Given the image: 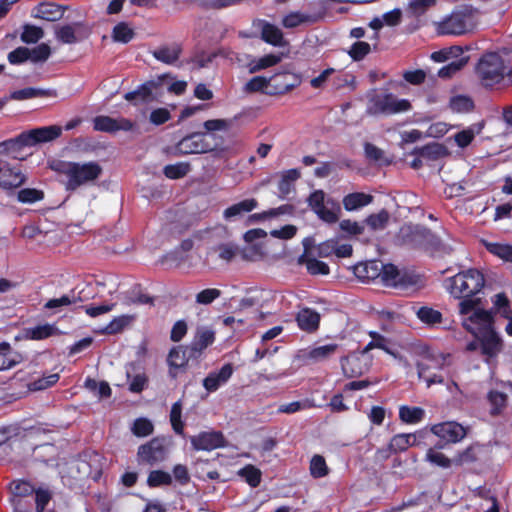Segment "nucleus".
<instances>
[{"instance_id":"obj_5","label":"nucleus","mask_w":512,"mask_h":512,"mask_svg":"<svg viewBox=\"0 0 512 512\" xmlns=\"http://www.w3.org/2000/svg\"><path fill=\"white\" fill-rule=\"evenodd\" d=\"M224 140L214 133H192L183 137L172 148L173 156L203 154L223 150Z\"/></svg>"},{"instance_id":"obj_39","label":"nucleus","mask_w":512,"mask_h":512,"mask_svg":"<svg viewBox=\"0 0 512 512\" xmlns=\"http://www.w3.org/2000/svg\"><path fill=\"white\" fill-rule=\"evenodd\" d=\"M22 133L15 138H11L0 142V158L2 156H12L17 158L16 154L20 152L24 147H28L23 140H21Z\"/></svg>"},{"instance_id":"obj_37","label":"nucleus","mask_w":512,"mask_h":512,"mask_svg":"<svg viewBox=\"0 0 512 512\" xmlns=\"http://www.w3.org/2000/svg\"><path fill=\"white\" fill-rule=\"evenodd\" d=\"M482 244L492 255L505 262L512 263V245L499 242H489L487 240H482Z\"/></svg>"},{"instance_id":"obj_57","label":"nucleus","mask_w":512,"mask_h":512,"mask_svg":"<svg viewBox=\"0 0 512 512\" xmlns=\"http://www.w3.org/2000/svg\"><path fill=\"white\" fill-rule=\"evenodd\" d=\"M126 304H136V305H144L154 304V298L142 292L141 285H136L129 292V296L126 298Z\"/></svg>"},{"instance_id":"obj_61","label":"nucleus","mask_w":512,"mask_h":512,"mask_svg":"<svg viewBox=\"0 0 512 512\" xmlns=\"http://www.w3.org/2000/svg\"><path fill=\"white\" fill-rule=\"evenodd\" d=\"M467 63L466 58H460L457 60H454L447 65L441 67L438 70V77L442 79H449L453 77L457 72H459Z\"/></svg>"},{"instance_id":"obj_35","label":"nucleus","mask_w":512,"mask_h":512,"mask_svg":"<svg viewBox=\"0 0 512 512\" xmlns=\"http://www.w3.org/2000/svg\"><path fill=\"white\" fill-rule=\"evenodd\" d=\"M300 176L301 173L297 168L285 170L281 173V178L278 182V190L281 198H285L291 193L295 181H297Z\"/></svg>"},{"instance_id":"obj_11","label":"nucleus","mask_w":512,"mask_h":512,"mask_svg":"<svg viewBox=\"0 0 512 512\" xmlns=\"http://www.w3.org/2000/svg\"><path fill=\"white\" fill-rule=\"evenodd\" d=\"M190 442L196 451H212L224 448L228 442L221 431H202L190 437Z\"/></svg>"},{"instance_id":"obj_12","label":"nucleus","mask_w":512,"mask_h":512,"mask_svg":"<svg viewBox=\"0 0 512 512\" xmlns=\"http://www.w3.org/2000/svg\"><path fill=\"white\" fill-rule=\"evenodd\" d=\"M301 84V77L290 71H281L270 77L268 95H283Z\"/></svg>"},{"instance_id":"obj_7","label":"nucleus","mask_w":512,"mask_h":512,"mask_svg":"<svg viewBox=\"0 0 512 512\" xmlns=\"http://www.w3.org/2000/svg\"><path fill=\"white\" fill-rule=\"evenodd\" d=\"M412 108L407 99H398L392 93L374 94L369 99L368 112L373 115H393L407 112Z\"/></svg>"},{"instance_id":"obj_9","label":"nucleus","mask_w":512,"mask_h":512,"mask_svg":"<svg viewBox=\"0 0 512 512\" xmlns=\"http://www.w3.org/2000/svg\"><path fill=\"white\" fill-rule=\"evenodd\" d=\"M26 182L20 165H11L5 158H0V188L13 191Z\"/></svg>"},{"instance_id":"obj_55","label":"nucleus","mask_w":512,"mask_h":512,"mask_svg":"<svg viewBox=\"0 0 512 512\" xmlns=\"http://www.w3.org/2000/svg\"><path fill=\"white\" fill-rule=\"evenodd\" d=\"M449 107L452 111L458 113L470 112L474 109V102L469 96L457 95L451 97Z\"/></svg>"},{"instance_id":"obj_16","label":"nucleus","mask_w":512,"mask_h":512,"mask_svg":"<svg viewBox=\"0 0 512 512\" xmlns=\"http://www.w3.org/2000/svg\"><path fill=\"white\" fill-rule=\"evenodd\" d=\"M429 229L421 225H407L400 229L399 237L402 244L422 249Z\"/></svg>"},{"instance_id":"obj_56","label":"nucleus","mask_w":512,"mask_h":512,"mask_svg":"<svg viewBox=\"0 0 512 512\" xmlns=\"http://www.w3.org/2000/svg\"><path fill=\"white\" fill-rule=\"evenodd\" d=\"M268 90H270V78L264 76H254L244 86V92L246 93H266Z\"/></svg>"},{"instance_id":"obj_25","label":"nucleus","mask_w":512,"mask_h":512,"mask_svg":"<svg viewBox=\"0 0 512 512\" xmlns=\"http://www.w3.org/2000/svg\"><path fill=\"white\" fill-rule=\"evenodd\" d=\"M446 357L444 355H427L421 361L416 363L419 378H424L429 374L440 371L444 367Z\"/></svg>"},{"instance_id":"obj_41","label":"nucleus","mask_w":512,"mask_h":512,"mask_svg":"<svg viewBox=\"0 0 512 512\" xmlns=\"http://www.w3.org/2000/svg\"><path fill=\"white\" fill-rule=\"evenodd\" d=\"M425 411L421 407L403 405L399 408V418L407 424H416L423 420Z\"/></svg>"},{"instance_id":"obj_62","label":"nucleus","mask_w":512,"mask_h":512,"mask_svg":"<svg viewBox=\"0 0 512 512\" xmlns=\"http://www.w3.org/2000/svg\"><path fill=\"white\" fill-rule=\"evenodd\" d=\"M155 87V83L152 81L146 82L138 87L134 91L127 92L124 98L127 101H133L137 98H141L143 101L147 100L152 95V89Z\"/></svg>"},{"instance_id":"obj_33","label":"nucleus","mask_w":512,"mask_h":512,"mask_svg":"<svg viewBox=\"0 0 512 512\" xmlns=\"http://www.w3.org/2000/svg\"><path fill=\"white\" fill-rule=\"evenodd\" d=\"M373 196L364 192H353L344 196L342 203L346 211H354L369 205Z\"/></svg>"},{"instance_id":"obj_48","label":"nucleus","mask_w":512,"mask_h":512,"mask_svg":"<svg viewBox=\"0 0 512 512\" xmlns=\"http://www.w3.org/2000/svg\"><path fill=\"white\" fill-rule=\"evenodd\" d=\"M135 36V32L126 22H119L112 31V38L115 42L129 43Z\"/></svg>"},{"instance_id":"obj_22","label":"nucleus","mask_w":512,"mask_h":512,"mask_svg":"<svg viewBox=\"0 0 512 512\" xmlns=\"http://www.w3.org/2000/svg\"><path fill=\"white\" fill-rule=\"evenodd\" d=\"M127 377L132 380L129 383V391L133 393H141L148 383V377L143 371V367L139 362H132L129 364L127 371Z\"/></svg>"},{"instance_id":"obj_3","label":"nucleus","mask_w":512,"mask_h":512,"mask_svg":"<svg viewBox=\"0 0 512 512\" xmlns=\"http://www.w3.org/2000/svg\"><path fill=\"white\" fill-rule=\"evenodd\" d=\"M479 11L472 5L456 6L449 14L433 23L438 36L460 37L472 33L478 24Z\"/></svg>"},{"instance_id":"obj_59","label":"nucleus","mask_w":512,"mask_h":512,"mask_svg":"<svg viewBox=\"0 0 512 512\" xmlns=\"http://www.w3.org/2000/svg\"><path fill=\"white\" fill-rule=\"evenodd\" d=\"M182 416V405L180 401L175 402L170 411V422L172 429L178 435L184 434V423L181 419Z\"/></svg>"},{"instance_id":"obj_45","label":"nucleus","mask_w":512,"mask_h":512,"mask_svg":"<svg viewBox=\"0 0 512 512\" xmlns=\"http://www.w3.org/2000/svg\"><path fill=\"white\" fill-rule=\"evenodd\" d=\"M316 20V17L309 14L301 12H291L283 18L282 24L286 28H295L303 23L316 22Z\"/></svg>"},{"instance_id":"obj_34","label":"nucleus","mask_w":512,"mask_h":512,"mask_svg":"<svg viewBox=\"0 0 512 512\" xmlns=\"http://www.w3.org/2000/svg\"><path fill=\"white\" fill-rule=\"evenodd\" d=\"M354 274L363 282L373 281L379 278V263L377 261L359 263L354 266Z\"/></svg>"},{"instance_id":"obj_40","label":"nucleus","mask_w":512,"mask_h":512,"mask_svg":"<svg viewBox=\"0 0 512 512\" xmlns=\"http://www.w3.org/2000/svg\"><path fill=\"white\" fill-rule=\"evenodd\" d=\"M416 315L422 323L428 326H435L437 324H441L443 321L442 313L429 306L420 307L417 310Z\"/></svg>"},{"instance_id":"obj_18","label":"nucleus","mask_w":512,"mask_h":512,"mask_svg":"<svg viewBox=\"0 0 512 512\" xmlns=\"http://www.w3.org/2000/svg\"><path fill=\"white\" fill-rule=\"evenodd\" d=\"M434 434L449 443H457L466 436L465 428L457 422H444L432 428Z\"/></svg>"},{"instance_id":"obj_51","label":"nucleus","mask_w":512,"mask_h":512,"mask_svg":"<svg viewBox=\"0 0 512 512\" xmlns=\"http://www.w3.org/2000/svg\"><path fill=\"white\" fill-rule=\"evenodd\" d=\"M238 475L244 478V480L253 488H256L261 483V471L254 465L248 464L241 468Z\"/></svg>"},{"instance_id":"obj_24","label":"nucleus","mask_w":512,"mask_h":512,"mask_svg":"<svg viewBox=\"0 0 512 512\" xmlns=\"http://www.w3.org/2000/svg\"><path fill=\"white\" fill-rule=\"evenodd\" d=\"M58 93L53 88H35L26 87L20 90H15L10 93V98L16 101H23L32 98H55Z\"/></svg>"},{"instance_id":"obj_10","label":"nucleus","mask_w":512,"mask_h":512,"mask_svg":"<svg viewBox=\"0 0 512 512\" xmlns=\"http://www.w3.org/2000/svg\"><path fill=\"white\" fill-rule=\"evenodd\" d=\"M364 350L361 352H352L341 358V368L347 378H355L363 375L369 370L370 360Z\"/></svg>"},{"instance_id":"obj_38","label":"nucleus","mask_w":512,"mask_h":512,"mask_svg":"<svg viewBox=\"0 0 512 512\" xmlns=\"http://www.w3.org/2000/svg\"><path fill=\"white\" fill-rule=\"evenodd\" d=\"M19 357L8 342H0V371L10 369L18 364Z\"/></svg>"},{"instance_id":"obj_14","label":"nucleus","mask_w":512,"mask_h":512,"mask_svg":"<svg viewBox=\"0 0 512 512\" xmlns=\"http://www.w3.org/2000/svg\"><path fill=\"white\" fill-rule=\"evenodd\" d=\"M62 134V127L58 125L43 126L31 130L23 131L21 140L25 142L28 147L37 145L39 143H46L53 141L60 137Z\"/></svg>"},{"instance_id":"obj_58","label":"nucleus","mask_w":512,"mask_h":512,"mask_svg":"<svg viewBox=\"0 0 512 512\" xmlns=\"http://www.w3.org/2000/svg\"><path fill=\"white\" fill-rule=\"evenodd\" d=\"M370 52L371 45L365 41L354 42L347 51L350 58L355 62L362 61Z\"/></svg>"},{"instance_id":"obj_4","label":"nucleus","mask_w":512,"mask_h":512,"mask_svg":"<svg viewBox=\"0 0 512 512\" xmlns=\"http://www.w3.org/2000/svg\"><path fill=\"white\" fill-rule=\"evenodd\" d=\"M480 83L485 88H493L498 85H512V67L505 64L503 58L496 52L484 54L475 68Z\"/></svg>"},{"instance_id":"obj_53","label":"nucleus","mask_w":512,"mask_h":512,"mask_svg":"<svg viewBox=\"0 0 512 512\" xmlns=\"http://www.w3.org/2000/svg\"><path fill=\"white\" fill-rule=\"evenodd\" d=\"M488 401L491 405L490 414L498 415L507 404V395L503 392L492 390L488 393Z\"/></svg>"},{"instance_id":"obj_8","label":"nucleus","mask_w":512,"mask_h":512,"mask_svg":"<svg viewBox=\"0 0 512 512\" xmlns=\"http://www.w3.org/2000/svg\"><path fill=\"white\" fill-rule=\"evenodd\" d=\"M165 438L154 437L150 441L140 445L137 450V462L139 465L155 466L167 457Z\"/></svg>"},{"instance_id":"obj_20","label":"nucleus","mask_w":512,"mask_h":512,"mask_svg":"<svg viewBox=\"0 0 512 512\" xmlns=\"http://www.w3.org/2000/svg\"><path fill=\"white\" fill-rule=\"evenodd\" d=\"M379 277L386 286L391 287H405L411 282L406 281V276L401 275L398 268L391 263L382 264L379 263Z\"/></svg>"},{"instance_id":"obj_6","label":"nucleus","mask_w":512,"mask_h":512,"mask_svg":"<svg viewBox=\"0 0 512 512\" xmlns=\"http://www.w3.org/2000/svg\"><path fill=\"white\" fill-rule=\"evenodd\" d=\"M484 275L477 269L462 271L445 280L449 293L458 299L473 297L484 287Z\"/></svg>"},{"instance_id":"obj_49","label":"nucleus","mask_w":512,"mask_h":512,"mask_svg":"<svg viewBox=\"0 0 512 512\" xmlns=\"http://www.w3.org/2000/svg\"><path fill=\"white\" fill-rule=\"evenodd\" d=\"M134 319L132 315H121L113 318L108 325L103 329V333L113 335L120 333L127 327Z\"/></svg>"},{"instance_id":"obj_47","label":"nucleus","mask_w":512,"mask_h":512,"mask_svg":"<svg viewBox=\"0 0 512 512\" xmlns=\"http://www.w3.org/2000/svg\"><path fill=\"white\" fill-rule=\"evenodd\" d=\"M478 460V446L470 445L463 451L456 454L453 464L456 466L468 465Z\"/></svg>"},{"instance_id":"obj_52","label":"nucleus","mask_w":512,"mask_h":512,"mask_svg":"<svg viewBox=\"0 0 512 512\" xmlns=\"http://www.w3.org/2000/svg\"><path fill=\"white\" fill-rule=\"evenodd\" d=\"M172 484V476L163 470H152L147 477V485L150 488L169 486Z\"/></svg>"},{"instance_id":"obj_21","label":"nucleus","mask_w":512,"mask_h":512,"mask_svg":"<svg viewBox=\"0 0 512 512\" xmlns=\"http://www.w3.org/2000/svg\"><path fill=\"white\" fill-rule=\"evenodd\" d=\"M233 374L231 363L224 364L218 372H211L203 380V386L208 392H215L226 383Z\"/></svg>"},{"instance_id":"obj_26","label":"nucleus","mask_w":512,"mask_h":512,"mask_svg":"<svg viewBox=\"0 0 512 512\" xmlns=\"http://www.w3.org/2000/svg\"><path fill=\"white\" fill-rule=\"evenodd\" d=\"M296 321L302 331L312 333L319 328L320 315L311 308H303L297 313Z\"/></svg>"},{"instance_id":"obj_27","label":"nucleus","mask_w":512,"mask_h":512,"mask_svg":"<svg viewBox=\"0 0 512 512\" xmlns=\"http://www.w3.org/2000/svg\"><path fill=\"white\" fill-rule=\"evenodd\" d=\"M64 10L55 3L42 2L33 10V16L46 21L55 22L63 17Z\"/></svg>"},{"instance_id":"obj_63","label":"nucleus","mask_w":512,"mask_h":512,"mask_svg":"<svg viewBox=\"0 0 512 512\" xmlns=\"http://www.w3.org/2000/svg\"><path fill=\"white\" fill-rule=\"evenodd\" d=\"M389 221V213L386 210H381L376 214H371L365 219V223L372 230L384 229Z\"/></svg>"},{"instance_id":"obj_32","label":"nucleus","mask_w":512,"mask_h":512,"mask_svg":"<svg viewBox=\"0 0 512 512\" xmlns=\"http://www.w3.org/2000/svg\"><path fill=\"white\" fill-rule=\"evenodd\" d=\"M58 334H60V331L56 325L49 323L28 327L25 329V338L35 341L44 340Z\"/></svg>"},{"instance_id":"obj_1","label":"nucleus","mask_w":512,"mask_h":512,"mask_svg":"<svg viewBox=\"0 0 512 512\" xmlns=\"http://www.w3.org/2000/svg\"><path fill=\"white\" fill-rule=\"evenodd\" d=\"M464 328L480 341V353L488 362L496 358L503 349V341L494 328L490 311L477 310L463 320Z\"/></svg>"},{"instance_id":"obj_31","label":"nucleus","mask_w":512,"mask_h":512,"mask_svg":"<svg viewBox=\"0 0 512 512\" xmlns=\"http://www.w3.org/2000/svg\"><path fill=\"white\" fill-rule=\"evenodd\" d=\"M257 206L258 201L255 198L244 199L226 208L223 211V217L225 220H233L245 213H250L257 208Z\"/></svg>"},{"instance_id":"obj_50","label":"nucleus","mask_w":512,"mask_h":512,"mask_svg":"<svg viewBox=\"0 0 512 512\" xmlns=\"http://www.w3.org/2000/svg\"><path fill=\"white\" fill-rule=\"evenodd\" d=\"M310 474L313 478H323L329 474V468L326 460L322 455H314L310 460Z\"/></svg>"},{"instance_id":"obj_30","label":"nucleus","mask_w":512,"mask_h":512,"mask_svg":"<svg viewBox=\"0 0 512 512\" xmlns=\"http://www.w3.org/2000/svg\"><path fill=\"white\" fill-rule=\"evenodd\" d=\"M422 249L431 256H444L452 252V248L443 243L441 239L429 229V235H426Z\"/></svg>"},{"instance_id":"obj_28","label":"nucleus","mask_w":512,"mask_h":512,"mask_svg":"<svg viewBox=\"0 0 512 512\" xmlns=\"http://www.w3.org/2000/svg\"><path fill=\"white\" fill-rule=\"evenodd\" d=\"M447 153V148L443 144L437 142H431L421 147H415L411 152L413 155L430 161L439 160L440 158L445 157Z\"/></svg>"},{"instance_id":"obj_19","label":"nucleus","mask_w":512,"mask_h":512,"mask_svg":"<svg viewBox=\"0 0 512 512\" xmlns=\"http://www.w3.org/2000/svg\"><path fill=\"white\" fill-rule=\"evenodd\" d=\"M215 340V334L212 330L209 329H199L195 334L193 340L188 345L189 347V356L193 357V359L197 360L202 352L211 344H213Z\"/></svg>"},{"instance_id":"obj_46","label":"nucleus","mask_w":512,"mask_h":512,"mask_svg":"<svg viewBox=\"0 0 512 512\" xmlns=\"http://www.w3.org/2000/svg\"><path fill=\"white\" fill-rule=\"evenodd\" d=\"M190 169L191 166L188 162H178L166 165L163 169V173L167 178L176 180L185 177Z\"/></svg>"},{"instance_id":"obj_2","label":"nucleus","mask_w":512,"mask_h":512,"mask_svg":"<svg viewBox=\"0 0 512 512\" xmlns=\"http://www.w3.org/2000/svg\"><path fill=\"white\" fill-rule=\"evenodd\" d=\"M50 168L64 177L62 183L67 192H74L81 187L94 185L103 173L102 166L96 161L55 160L50 164Z\"/></svg>"},{"instance_id":"obj_17","label":"nucleus","mask_w":512,"mask_h":512,"mask_svg":"<svg viewBox=\"0 0 512 512\" xmlns=\"http://www.w3.org/2000/svg\"><path fill=\"white\" fill-rule=\"evenodd\" d=\"M190 359H193V357L189 356L188 346H175L171 348L167 357L170 377L175 379L177 377L178 370L184 369Z\"/></svg>"},{"instance_id":"obj_13","label":"nucleus","mask_w":512,"mask_h":512,"mask_svg":"<svg viewBox=\"0 0 512 512\" xmlns=\"http://www.w3.org/2000/svg\"><path fill=\"white\" fill-rule=\"evenodd\" d=\"M338 349L335 343L318 347L300 349L296 355L297 360L303 365H311L329 359Z\"/></svg>"},{"instance_id":"obj_44","label":"nucleus","mask_w":512,"mask_h":512,"mask_svg":"<svg viewBox=\"0 0 512 512\" xmlns=\"http://www.w3.org/2000/svg\"><path fill=\"white\" fill-rule=\"evenodd\" d=\"M281 59H282V56L278 55V54L271 53V54L264 55L257 60H253L249 64V72L255 73L260 70L275 66L281 61Z\"/></svg>"},{"instance_id":"obj_43","label":"nucleus","mask_w":512,"mask_h":512,"mask_svg":"<svg viewBox=\"0 0 512 512\" xmlns=\"http://www.w3.org/2000/svg\"><path fill=\"white\" fill-rule=\"evenodd\" d=\"M416 443V435L409 434H396L392 437L389 442L390 449L397 452H403L408 449V447L415 445Z\"/></svg>"},{"instance_id":"obj_36","label":"nucleus","mask_w":512,"mask_h":512,"mask_svg":"<svg viewBox=\"0 0 512 512\" xmlns=\"http://www.w3.org/2000/svg\"><path fill=\"white\" fill-rule=\"evenodd\" d=\"M443 447L442 444H437L435 447L429 448L426 452L425 460L433 466L447 469L453 464V459L448 458L444 453L439 451V449Z\"/></svg>"},{"instance_id":"obj_42","label":"nucleus","mask_w":512,"mask_h":512,"mask_svg":"<svg viewBox=\"0 0 512 512\" xmlns=\"http://www.w3.org/2000/svg\"><path fill=\"white\" fill-rule=\"evenodd\" d=\"M299 263L306 265L307 272L310 275H328L330 273L329 266L314 257H305V255H302L299 258Z\"/></svg>"},{"instance_id":"obj_60","label":"nucleus","mask_w":512,"mask_h":512,"mask_svg":"<svg viewBox=\"0 0 512 512\" xmlns=\"http://www.w3.org/2000/svg\"><path fill=\"white\" fill-rule=\"evenodd\" d=\"M116 119L110 116H96L93 119V128L96 131L115 133L117 132Z\"/></svg>"},{"instance_id":"obj_23","label":"nucleus","mask_w":512,"mask_h":512,"mask_svg":"<svg viewBox=\"0 0 512 512\" xmlns=\"http://www.w3.org/2000/svg\"><path fill=\"white\" fill-rule=\"evenodd\" d=\"M182 51V44L174 42L171 45H162L158 47L152 51V55L156 60L164 64L172 65L179 60Z\"/></svg>"},{"instance_id":"obj_29","label":"nucleus","mask_w":512,"mask_h":512,"mask_svg":"<svg viewBox=\"0 0 512 512\" xmlns=\"http://www.w3.org/2000/svg\"><path fill=\"white\" fill-rule=\"evenodd\" d=\"M261 39L275 47H283L287 44L283 32L274 24L267 21L261 22Z\"/></svg>"},{"instance_id":"obj_15","label":"nucleus","mask_w":512,"mask_h":512,"mask_svg":"<svg viewBox=\"0 0 512 512\" xmlns=\"http://www.w3.org/2000/svg\"><path fill=\"white\" fill-rule=\"evenodd\" d=\"M11 502L14 506V512H31V503L26 507L23 505V500L26 497L32 496L34 493V486L25 480L13 481L10 484Z\"/></svg>"},{"instance_id":"obj_64","label":"nucleus","mask_w":512,"mask_h":512,"mask_svg":"<svg viewBox=\"0 0 512 512\" xmlns=\"http://www.w3.org/2000/svg\"><path fill=\"white\" fill-rule=\"evenodd\" d=\"M17 199L21 203H35L44 199V192L36 188H24L18 192Z\"/></svg>"},{"instance_id":"obj_54","label":"nucleus","mask_w":512,"mask_h":512,"mask_svg":"<svg viewBox=\"0 0 512 512\" xmlns=\"http://www.w3.org/2000/svg\"><path fill=\"white\" fill-rule=\"evenodd\" d=\"M316 407L312 399H304L301 401H293L287 404H282L278 408V413L293 414L301 410H307Z\"/></svg>"}]
</instances>
